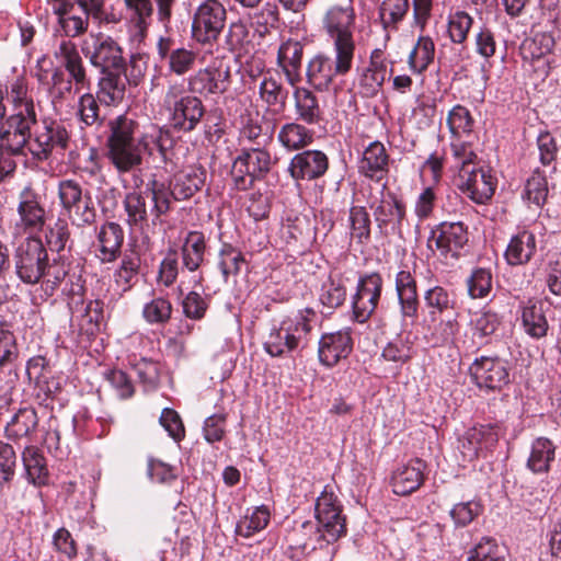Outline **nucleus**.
Here are the masks:
<instances>
[{
    "label": "nucleus",
    "instance_id": "f257e3e1",
    "mask_svg": "<svg viewBox=\"0 0 561 561\" xmlns=\"http://www.w3.org/2000/svg\"><path fill=\"white\" fill-rule=\"evenodd\" d=\"M108 128L106 157L118 173L130 172L140 165L142 151L150 153L151 144H157L161 151V130L150 135L140 133L138 122L126 114L111 119Z\"/></svg>",
    "mask_w": 561,
    "mask_h": 561
},
{
    "label": "nucleus",
    "instance_id": "f03ea898",
    "mask_svg": "<svg viewBox=\"0 0 561 561\" xmlns=\"http://www.w3.org/2000/svg\"><path fill=\"white\" fill-rule=\"evenodd\" d=\"M314 510L317 524L305 522L301 525V530L307 536L302 543L304 549H323L346 535V519L342 514L341 502L333 492L323 490L317 499Z\"/></svg>",
    "mask_w": 561,
    "mask_h": 561
},
{
    "label": "nucleus",
    "instance_id": "7ed1b4c3",
    "mask_svg": "<svg viewBox=\"0 0 561 561\" xmlns=\"http://www.w3.org/2000/svg\"><path fill=\"white\" fill-rule=\"evenodd\" d=\"M206 254V238L202 231H187L182 239L179 253L175 250H169L160 263L158 272V282L164 287L172 286L178 276L191 274L194 285L202 283L201 267L204 264Z\"/></svg>",
    "mask_w": 561,
    "mask_h": 561
},
{
    "label": "nucleus",
    "instance_id": "20e7f679",
    "mask_svg": "<svg viewBox=\"0 0 561 561\" xmlns=\"http://www.w3.org/2000/svg\"><path fill=\"white\" fill-rule=\"evenodd\" d=\"M316 312L310 308L298 310L285 317L267 334L263 346L272 357H283L295 351L304 350L310 342Z\"/></svg>",
    "mask_w": 561,
    "mask_h": 561
},
{
    "label": "nucleus",
    "instance_id": "39448f33",
    "mask_svg": "<svg viewBox=\"0 0 561 561\" xmlns=\"http://www.w3.org/2000/svg\"><path fill=\"white\" fill-rule=\"evenodd\" d=\"M163 107L168 112L170 126L178 131L194 130L204 115L202 100L187 94L184 87L179 83L169 85Z\"/></svg>",
    "mask_w": 561,
    "mask_h": 561
},
{
    "label": "nucleus",
    "instance_id": "423d86ee",
    "mask_svg": "<svg viewBox=\"0 0 561 561\" xmlns=\"http://www.w3.org/2000/svg\"><path fill=\"white\" fill-rule=\"evenodd\" d=\"M57 196L64 215L72 226L87 227L95 222L96 208L89 190L76 180L59 181Z\"/></svg>",
    "mask_w": 561,
    "mask_h": 561
},
{
    "label": "nucleus",
    "instance_id": "0eeeda50",
    "mask_svg": "<svg viewBox=\"0 0 561 561\" xmlns=\"http://www.w3.org/2000/svg\"><path fill=\"white\" fill-rule=\"evenodd\" d=\"M332 51L333 58L319 53L307 65V81L318 91H328L337 77L346 76L353 67L355 54L341 49H332Z\"/></svg>",
    "mask_w": 561,
    "mask_h": 561
},
{
    "label": "nucleus",
    "instance_id": "6e6552de",
    "mask_svg": "<svg viewBox=\"0 0 561 561\" xmlns=\"http://www.w3.org/2000/svg\"><path fill=\"white\" fill-rule=\"evenodd\" d=\"M356 14L352 4H333L324 12L321 25L332 44V49L355 54L354 39Z\"/></svg>",
    "mask_w": 561,
    "mask_h": 561
},
{
    "label": "nucleus",
    "instance_id": "1a4fd4ad",
    "mask_svg": "<svg viewBox=\"0 0 561 561\" xmlns=\"http://www.w3.org/2000/svg\"><path fill=\"white\" fill-rule=\"evenodd\" d=\"M13 262L18 277L25 284H37L48 267V254L43 241L27 237L15 249Z\"/></svg>",
    "mask_w": 561,
    "mask_h": 561
},
{
    "label": "nucleus",
    "instance_id": "9d476101",
    "mask_svg": "<svg viewBox=\"0 0 561 561\" xmlns=\"http://www.w3.org/2000/svg\"><path fill=\"white\" fill-rule=\"evenodd\" d=\"M81 51L100 72L126 69L122 47L102 32L90 33L81 44Z\"/></svg>",
    "mask_w": 561,
    "mask_h": 561
},
{
    "label": "nucleus",
    "instance_id": "9b49d317",
    "mask_svg": "<svg viewBox=\"0 0 561 561\" xmlns=\"http://www.w3.org/2000/svg\"><path fill=\"white\" fill-rule=\"evenodd\" d=\"M468 228L461 221H444L432 229L427 247L447 264L457 261L468 243Z\"/></svg>",
    "mask_w": 561,
    "mask_h": 561
},
{
    "label": "nucleus",
    "instance_id": "f8f14e48",
    "mask_svg": "<svg viewBox=\"0 0 561 561\" xmlns=\"http://www.w3.org/2000/svg\"><path fill=\"white\" fill-rule=\"evenodd\" d=\"M227 22V11L218 0H206L201 3L192 21V36L202 44L217 42Z\"/></svg>",
    "mask_w": 561,
    "mask_h": 561
},
{
    "label": "nucleus",
    "instance_id": "ddd939ff",
    "mask_svg": "<svg viewBox=\"0 0 561 561\" xmlns=\"http://www.w3.org/2000/svg\"><path fill=\"white\" fill-rule=\"evenodd\" d=\"M272 164L268 151L261 148L243 149L234 159L231 175L238 190L250 188L256 180L264 178Z\"/></svg>",
    "mask_w": 561,
    "mask_h": 561
},
{
    "label": "nucleus",
    "instance_id": "4468645a",
    "mask_svg": "<svg viewBox=\"0 0 561 561\" xmlns=\"http://www.w3.org/2000/svg\"><path fill=\"white\" fill-rule=\"evenodd\" d=\"M187 83L188 90L193 94L202 96L224 94L231 84L229 61L216 58L210 65L192 75Z\"/></svg>",
    "mask_w": 561,
    "mask_h": 561
},
{
    "label": "nucleus",
    "instance_id": "2eb2a0df",
    "mask_svg": "<svg viewBox=\"0 0 561 561\" xmlns=\"http://www.w3.org/2000/svg\"><path fill=\"white\" fill-rule=\"evenodd\" d=\"M28 107H22L24 117L20 114H12L7 121V126L0 133V156L24 153L25 148L30 151V129L36 123V118L30 115Z\"/></svg>",
    "mask_w": 561,
    "mask_h": 561
},
{
    "label": "nucleus",
    "instance_id": "dca6fc26",
    "mask_svg": "<svg viewBox=\"0 0 561 561\" xmlns=\"http://www.w3.org/2000/svg\"><path fill=\"white\" fill-rule=\"evenodd\" d=\"M469 371L473 383L481 390L500 391L510 383L507 364L497 356L476 358Z\"/></svg>",
    "mask_w": 561,
    "mask_h": 561
},
{
    "label": "nucleus",
    "instance_id": "f3484780",
    "mask_svg": "<svg viewBox=\"0 0 561 561\" xmlns=\"http://www.w3.org/2000/svg\"><path fill=\"white\" fill-rule=\"evenodd\" d=\"M382 285V278L378 273L359 277L356 293L352 297L353 314L357 322L364 323L371 317L380 300Z\"/></svg>",
    "mask_w": 561,
    "mask_h": 561
},
{
    "label": "nucleus",
    "instance_id": "a211bd4d",
    "mask_svg": "<svg viewBox=\"0 0 561 561\" xmlns=\"http://www.w3.org/2000/svg\"><path fill=\"white\" fill-rule=\"evenodd\" d=\"M496 180L482 167L459 171L458 188L476 204H486L495 192Z\"/></svg>",
    "mask_w": 561,
    "mask_h": 561
},
{
    "label": "nucleus",
    "instance_id": "6ab92c4d",
    "mask_svg": "<svg viewBox=\"0 0 561 561\" xmlns=\"http://www.w3.org/2000/svg\"><path fill=\"white\" fill-rule=\"evenodd\" d=\"M70 136L64 124L45 122L42 129L36 130L30 142V152L36 159L44 160L53 151L62 152L69 146Z\"/></svg>",
    "mask_w": 561,
    "mask_h": 561
},
{
    "label": "nucleus",
    "instance_id": "aec40b11",
    "mask_svg": "<svg viewBox=\"0 0 561 561\" xmlns=\"http://www.w3.org/2000/svg\"><path fill=\"white\" fill-rule=\"evenodd\" d=\"M499 442L496 426L492 424L473 426L465 432L459 439V450L465 461H472L485 456Z\"/></svg>",
    "mask_w": 561,
    "mask_h": 561
},
{
    "label": "nucleus",
    "instance_id": "412c9836",
    "mask_svg": "<svg viewBox=\"0 0 561 561\" xmlns=\"http://www.w3.org/2000/svg\"><path fill=\"white\" fill-rule=\"evenodd\" d=\"M386 184L381 188V197L377 205L371 204L375 221L382 232H399L405 219L407 211L404 203L390 191L385 192Z\"/></svg>",
    "mask_w": 561,
    "mask_h": 561
},
{
    "label": "nucleus",
    "instance_id": "4be33fe9",
    "mask_svg": "<svg viewBox=\"0 0 561 561\" xmlns=\"http://www.w3.org/2000/svg\"><path fill=\"white\" fill-rule=\"evenodd\" d=\"M16 210L19 219L15 228L18 230L32 233L45 226L46 210L39 195L31 186L24 187L20 193Z\"/></svg>",
    "mask_w": 561,
    "mask_h": 561
},
{
    "label": "nucleus",
    "instance_id": "5701e85b",
    "mask_svg": "<svg viewBox=\"0 0 561 561\" xmlns=\"http://www.w3.org/2000/svg\"><path fill=\"white\" fill-rule=\"evenodd\" d=\"M54 57L73 80L76 92L90 89L91 80L77 45L70 39H61L54 50Z\"/></svg>",
    "mask_w": 561,
    "mask_h": 561
},
{
    "label": "nucleus",
    "instance_id": "b1692460",
    "mask_svg": "<svg viewBox=\"0 0 561 561\" xmlns=\"http://www.w3.org/2000/svg\"><path fill=\"white\" fill-rule=\"evenodd\" d=\"M388 73L383 51L376 48L370 53L369 64L357 78L358 93L363 98H374L382 89Z\"/></svg>",
    "mask_w": 561,
    "mask_h": 561
},
{
    "label": "nucleus",
    "instance_id": "393cba45",
    "mask_svg": "<svg viewBox=\"0 0 561 561\" xmlns=\"http://www.w3.org/2000/svg\"><path fill=\"white\" fill-rule=\"evenodd\" d=\"M352 350L353 341L348 329L325 333L319 341V360L325 367H333L346 358Z\"/></svg>",
    "mask_w": 561,
    "mask_h": 561
},
{
    "label": "nucleus",
    "instance_id": "a878e982",
    "mask_svg": "<svg viewBox=\"0 0 561 561\" xmlns=\"http://www.w3.org/2000/svg\"><path fill=\"white\" fill-rule=\"evenodd\" d=\"M329 168L327 154L320 150H305L295 154L288 171L295 180H314L322 176Z\"/></svg>",
    "mask_w": 561,
    "mask_h": 561
},
{
    "label": "nucleus",
    "instance_id": "bb28decb",
    "mask_svg": "<svg viewBox=\"0 0 561 561\" xmlns=\"http://www.w3.org/2000/svg\"><path fill=\"white\" fill-rule=\"evenodd\" d=\"M206 181V171L199 167H187L176 172L170 183L175 201H186L199 192Z\"/></svg>",
    "mask_w": 561,
    "mask_h": 561
},
{
    "label": "nucleus",
    "instance_id": "cd10ccee",
    "mask_svg": "<svg viewBox=\"0 0 561 561\" xmlns=\"http://www.w3.org/2000/svg\"><path fill=\"white\" fill-rule=\"evenodd\" d=\"M426 465L421 459H412L399 466L391 476L392 491L398 495H408L416 491L424 480Z\"/></svg>",
    "mask_w": 561,
    "mask_h": 561
},
{
    "label": "nucleus",
    "instance_id": "c85d7f7f",
    "mask_svg": "<svg viewBox=\"0 0 561 561\" xmlns=\"http://www.w3.org/2000/svg\"><path fill=\"white\" fill-rule=\"evenodd\" d=\"M396 291L402 316L415 318L419 310V295L416 280L410 267L404 266L396 274Z\"/></svg>",
    "mask_w": 561,
    "mask_h": 561
},
{
    "label": "nucleus",
    "instance_id": "c756f323",
    "mask_svg": "<svg viewBox=\"0 0 561 561\" xmlns=\"http://www.w3.org/2000/svg\"><path fill=\"white\" fill-rule=\"evenodd\" d=\"M389 170V156L383 144L380 141L370 142L363 151L358 162L360 174L371 180H382Z\"/></svg>",
    "mask_w": 561,
    "mask_h": 561
},
{
    "label": "nucleus",
    "instance_id": "7c9ffc66",
    "mask_svg": "<svg viewBox=\"0 0 561 561\" xmlns=\"http://www.w3.org/2000/svg\"><path fill=\"white\" fill-rule=\"evenodd\" d=\"M424 305L427 313L424 316L423 323L428 330L435 324L446 312L454 310V294L443 286H433L424 293Z\"/></svg>",
    "mask_w": 561,
    "mask_h": 561
},
{
    "label": "nucleus",
    "instance_id": "2f4dec72",
    "mask_svg": "<svg viewBox=\"0 0 561 561\" xmlns=\"http://www.w3.org/2000/svg\"><path fill=\"white\" fill-rule=\"evenodd\" d=\"M519 312L522 327L527 335L533 339H541L547 335L549 324L541 300L529 298L520 302Z\"/></svg>",
    "mask_w": 561,
    "mask_h": 561
},
{
    "label": "nucleus",
    "instance_id": "473e14b6",
    "mask_svg": "<svg viewBox=\"0 0 561 561\" xmlns=\"http://www.w3.org/2000/svg\"><path fill=\"white\" fill-rule=\"evenodd\" d=\"M24 477L35 488L49 483V469L44 454L33 445L25 446L21 454Z\"/></svg>",
    "mask_w": 561,
    "mask_h": 561
},
{
    "label": "nucleus",
    "instance_id": "72a5a7b5",
    "mask_svg": "<svg viewBox=\"0 0 561 561\" xmlns=\"http://www.w3.org/2000/svg\"><path fill=\"white\" fill-rule=\"evenodd\" d=\"M126 69L101 72L96 98L104 105H116L125 95L127 78Z\"/></svg>",
    "mask_w": 561,
    "mask_h": 561
},
{
    "label": "nucleus",
    "instance_id": "f704fd0d",
    "mask_svg": "<svg viewBox=\"0 0 561 561\" xmlns=\"http://www.w3.org/2000/svg\"><path fill=\"white\" fill-rule=\"evenodd\" d=\"M302 54V44L294 39H287L278 48L277 64L291 87H295L300 81Z\"/></svg>",
    "mask_w": 561,
    "mask_h": 561
},
{
    "label": "nucleus",
    "instance_id": "c9c22d12",
    "mask_svg": "<svg viewBox=\"0 0 561 561\" xmlns=\"http://www.w3.org/2000/svg\"><path fill=\"white\" fill-rule=\"evenodd\" d=\"M124 231L116 222H105L98 232L99 254L103 263L114 262L121 254Z\"/></svg>",
    "mask_w": 561,
    "mask_h": 561
},
{
    "label": "nucleus",
    "instance_id": "e433bc0d",
    "mask_svg": "<svg viewBox=\"0 0 561 561\" xmlns=\"http://www.w3.org/2000/svg\"><path fill=\"white\" fill-rule=\"evenodd\" d=\"M536 249V236L523 229L511 238L504 256L510 265H523L533 259Z\"/></svg>",
    "mask_w": 561,
    "mask_h": 561
},
{
    "label": "nucleus",
    "instance_id": "4c0bfd02",
    "mask_svg": "<svg viewBox=\"0 0 561 561\" xmlns=\"http://www.w3.org/2000/svg\"><path fill=\"white\" fill-rule=\"evenodd\" d=\"M554 46V38L546 32L536 33L533 37L526 38L520 46V54L526 61H542L540 70L542 73L548 72V61L543 60L549 56Z\"/></svg>",
    "mask_w": 561,
    "mask_h": 561
},
{
    "label": "nucleus",
    "instance_id": "58836bf2",
    "mask_svg": "<svg viewBox=\"0 0 561 561\" xmlns=\"http://www.w3.org/2000/svg\"><path fill=\"white\" fill-rule=\"evenodd\" d=\"M556 445L547 437L536 438L530 447L527 468L533 473H547L556 458Z\"/></svg>",
    "mask_w": 561,
    "mask_h": 561
},
{
    "label": "nucleus",
    "instance_id": "ea45409f",
    "mask_svg": "<svg viewBox=\"0 0 561 561\" xmlns=\"http://www.w3.org/2000/svg\"><path fill=\"white\" fill-rule=\"evenodd\" d=\"M277 141L287 151L300 150L312 144L313 131L296 122L286 123L278 130Z\"/></svg>",
    "mask_w": 561,
    "mask_h": 561
},
{
    "label": "nucleus",
    "instance_id": "a19ab883",
    "mask_svg": "<svg viewBox=\"0 0 561 561\" xmlns=\"http://www.w3.org/2000/svg\"><path fill=\"white\" fill-rule=\"evenodd\" d=\"M295 112L297 121L308 125L319 124L322 111L317 96L306 88H297L294 91Z\"/></svg>",
    "mask_w": 561,
    "mask_h": 561
},
{
    "label": "nucleus",
    "instance_id": "79ce46f5",
    "mask_svg": "<svg viewBox=\"0 0 561 561\" xmlns=\"http://www.w3.org/2000/svg\"><path fill=\"white\" fill-rule=\"evenodd\" d=\"M409 9V0H383L380 3L378 13L387 41L391 33L398 31V25L407 16Z\"/></svg>",
    "mask_w": 561,
    "mask_h": 561
},
{
    "label": "nucleus",
    "instance_id": "37998d69",
    "mask_svg": "<svg viewBox=\"0 0 561 561\" xmlns=\"http://www.w3.org/2000/svg\"><path fill=\"white\" fill-rule=\"evenodd\" d=\"M38 417L33 408H23L14 413L7 423L5 435L11 440L27 437L37 426Z\"/></svg>",
    "mask_w": 561,
    "mask_h": 561
},
{
    "label": "nucleus",
    "instance_id": "c03bdc74",
    "mask_svg": "<svg viewBox=\"0 0 561 561\" xmlns=\"http://www.w3.org/2000/svg\"><path fill=\"white\" fill-rule=\"evenodd\" d=\"M270 517L271 513L267 506H256L250 514H245L240 518L236 526V533L241 537L250 538L267 526Z\"/></svg>",
    "mask_w": 561,
    "mask_h": 561
},
{
    "label": "nucleus",
    "instance_id": "a18cd8bd",
    "mask_svg": "<svg viewBox=\"0 0 561 561\" xmlns=\"http://www.w3.org/2000/svg\"><path fill=\"white\" fill-rule=\"evenodd\" d=\"M435 45L431 37L421 36L412 51L409 54L408 62L414 73H422L433 61Z\"/></svg>",
    "mask_w": 561,
    "mask_h": 561
},
{
    "label": "nucleus",
    "instance_id": "49530a36",
    "mask_svg": "<svg viewBox=\"0 0 561 561\" xmlns=\"http://www.w3.org/2000/svg\"><path fill=\"white\" fill-rule=\"evenodd\" d=\"M506 549L492 537H483L468 552L467 561H505Z\"/></svg>",
    "mask_w": 561,
    "mask_h": 561
},
{
    "label": "nucleus",
    "instance_id": "de8ad7c7",
    "mask_svg": "<svg viewBox=\"0 0 561 561\" xmlns=\"http://www.w3.org/2000/svg\"><path fill=\"white\" fill-rule=\"evenodd\" d=\"M130 22L137 28V34L144 36L153 14L151 0H124Z\"/></svg>",
    "mask_w": 561,
    "mask_h": 561
},
{
    "label": "nucleus",
    "instance_id": "09e8293b",
    "mask_svg": "<svg viewBox=\"0 0 561 561\" xmlns=\"http://www.w3.org/2000/svg\"><path fill=\"white\" fill-rule=\"evenodd\" d=\"M447 126L451 137L470 136L473 131L474 118L466 106L457 104L447 115Z\"/></svg>",
    "mask_w": 561,
    "mask_h": 561
},
{
    "label": "nucleus",
    "instance_id": "8fccbe9b",
    "mask_svg": "<svg viewBox=\"0 0 561 561\" xmlns=\"http://www.w3.org/2000/svg\"><path fill=\"white\" fill-rule=\"evenodd\" d=\"M245 265L243 253L230 244H224L219 251L218 267L224 280L227 283L230 276L238 275Z\"/></svg>",
    "mask_w": 561,
    "mask_h": 561
},
{
    "label": "nucleus",
    "instance_id": "3c124183",
    "mask_svg": "<svg viewBox=\"0 0 561 561\" xmlns=\"http://www.w3.org/2000/svg\"><path fill=\"white\" fill-rule=\"evenodd\" d=\"M461 138L462 137H451L449 145L455 168H457L458 171L478 165V154L473 144L469 140H462Z\"/></svg>",
    "mask_w": 561,
    "mask_h": 561
},
{
    "label": "nucleus",
    "instance_id": "603ef678",
    "mask_svg": "<svg viewBox=\"0 0 561 561\" xmlns=\"http://www.w3.org/2000/svg\"><path fill=\"white\" fill-rule=\"evenodd\" d=\"M548 196V183L546 175L535 170L526 180L523 198L530 204L541 207Z\"/></svg>",
    "mask_w": 561,
    "mask_h": 561
},
{
    "label": "nucleus",
    "instance_id": "864d4df0",
    "mask_svg": "<svg viewBox=\"0 0 561 561\" xmlns=\"http://www.w3.org/2000/svg\"><path fill=\"white\" fill-rule=\"evenodd\" d=\"M140 267V259L135 254H126L123 256L118 268L114 273V279L116 285L126 291L137 280L138 272Z\"/></svg>",
    "mask_w": 561,
    "mask_h": 561
},
{
    "label": "nucleus",
    "instance_id": "5fc2aeb1",
    "mask_svg": "<svg viewBox=\"0 0 561 561\" xmlns=\"http://www.w3.org/2000/svg\"><path fill=\"white\" fill-rule=\"evenodd\" d=\"M350 233L353 239L364 243L370 238V217L363 206H352L348 214Z\"/></svg>",
    "mask_w": 561,
    "mask_h": 561
},
{
    "label": "nucleus",
    "instance_id": "6e6d98bb",
    "mask_svg": "<svg viewBox=\"0 0 561 561\" xmlns=\"http://www.w3.org/2000/svg\"><path fill=\"white\" fill-rule=\"evenodd\" d=\"M99 100L92 93L80 95L77 102V116L84 126L101 125L103 118L100 114Z\"/></svg>",
    "mask_w": 561,
    "mask_h": 561
},
{
    "label": "nucleus",
    "instance_id": "4d7b16f0",
    "mask_svg": "<svg viewBox=\"0 0 561 561\" xmlns=\"http://www.w3.org/2000/svg\"><path fill=\"white\" fill-rule=\"evenodd\" d=\"M346 298V288L341 278L330 276L321 286L319 301L330 310L340 307Z\"/></svg>",
    "mask_w": 561,
    "mask_h": 561
},
{
    "label": "nucleus",
    "instance_id": "13d9d810",
    "mask_svg": "<svg viewBox=\"0 0 561 561\" xmlns=\"http://www.w3.org/2000/svg\"><path fill=\"white\" fill-rule=\"evenodd\" d=\"M44 237L50 251H64L71 241L68 221L65 218H57L53 225L46 227Z\"/></svg>",
    "mask_w": 561,
    "mask_h": 561
},
{
    "label": "nucleus",
    "instance_id": "bf43d9fd",
    "mask_svg": "<svg viewBox=\"0 0 561 561\" xmlns=\"http://www.w3.org/2000/svg\"><path fill=\"white\" fill-rule=\"evenodd\" d=\"M124 207L129 226L141 227L147 221L146 197L140 192H130L124 198Z\"/></svg>",
    "mask_w": 561,
    "mask_h": 561
},
{
    "label": "nucleus",
    "instance_id": "052dcab7",
    "mask_svg": "<svg viewBox=\"0 0 561 561\" xmlns=\"http://www.w3.org/2000/svg\"><path fill=\"white\" fill-rule=\"evenodd\" d=\"M172 314V304L163 297H156L145 304L142 316L150 324H161L169 321Z\"/></svg>",
    "mask_w": 561,
    "mask_h": 561
},
{
    "label": "nucleus",
    "instance_id": "680f3d73",
    "mask_svg": "<svg viewBox=\"0 0 561 561\" xmlns=\"http://www.w3.org/2000/svg\"><path fill=\"white\" fill-rule=\"evenodd\" d=\"M259 93L262 101L268 106L284 105L288 96V91L273 77H264L262 79Z\"/></svg>",
    "mask_w": 561,
    "mask_h": 561
},
{
    "label": "nucleus",
    "instance_id": "e2e57ef3",
    "mask_svg": "<svg viewBox=\"0 0 561 561\" xmlns=\"http://www.w3.org/2000/svg\"><path fill=\"white\" fill-rule=\"evenodd\" d=\"M18 354L16 340L10 324L0 320V367L12 364Z\"/></svg>",
    "mask_w": 561,
    "mask_h": 561
},
{
    "label": "nucleus",
    "instance_id": "0e129e2a",
    "mask_svg": "<svg viewBox=\"0 0 561 561\" xmlns=\"http://www.w3.org/2000/svg\"><path fill=\"white\" fill-rule=\"evenodd\" d=\"M500 323L501 320L497 313L490 310L476 313L470 322L473 336L479 339L492 335L497 330Z\"/></svg>",
    "mask_w": 561,
    "mask_h": 561
},
{
    "label": "nucleus",
    "instance_id": "69168bd1",
    "mask_svg": "<svg viewBox=\"0 0 561 561\" xmlns=\"http://www.w3.org/2000/svg\"><path fill=\"white\" fill-rule=\"evenodd\" d=\"M472 18L465 11H456L448 19V34L453 43L461 44L467 39L472 26Z\"/></svg>",
    "mask_w": 561,
    "mask_h": 561
},
{
    "label": "nucleus",
    "instance_id": "338daca9",
    "mask_svg": "<svg viewBox=\"0 0 561 561\" xmlns=\"http://www.w3.org/2000/svg\"><path fill=\"white\" fill-rule=\"evenodd\" d=\"M482 510L481 503L472 500L454 505L449 514L457 527H465L472 523L482 513Z\"/></svg>",
    "mask_w": 561,
    "mask_h": 561
},
{
    "label": "nucleus",
    "instance_id": "774afa93",
    "mask_svg": "<svg viewBox=\"0 0 561 561\" xmlns=\"http://www.w3.org/2000/svg\"><path fill=\"white\" fill-rule=\"evenodd\" d=\"M468 293L472 298H484L492 289V274L490 270L477 268L468 278Z\"/></svg>",
    "mask_w": 561,
    "mask_h": 561
}]
</instances>
